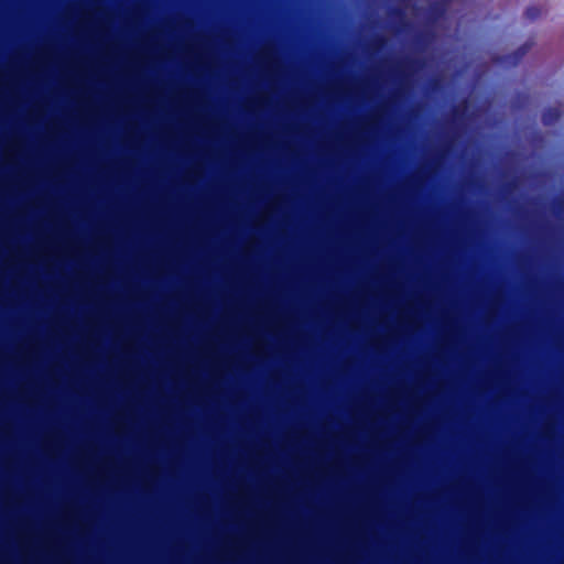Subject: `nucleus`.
<instances>
[{
    "label": "nucleus",
    "mask_w": 564,
    "mask_h": 564,
    "mask_svg": "<svg viewBox=\"0 0 564 564\" xmlns=\"http://www.w3.org/2000/svg\"><path fill=\"white\" fill-rule=\"evenodd\" d=\"M538 13H539V12H538V10H535L534 8H529V9L527 10V12H525V14H527V17H528L529 19H533V18H535V17L538 15Z\"/></svg>",
    "instance_id": "f257e3e1"
}]
</instances>
